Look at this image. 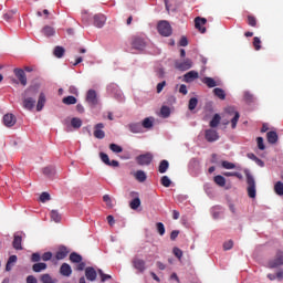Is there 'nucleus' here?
Returning <instances> with one entry per match:
<instances>
[{
	"label": "nucleus",
	"instance_id": "nucleus-45",
	"mask_svg": "<svg viewBox=\"0 0 283 283\" xmlns=\"http://www.w3.org/2000/svg\"><path fill=\"white\" fill-rule=\"evenodd\" d=\"M248 158H250L251 160H254V163H256V165H259V167H264V161H262L260 158H258L254 154H249Z\"/></svg>",
	"mask_w": 283,
	"mask_h": 283
},
{
	"label": "nucleus",
	"instance_id": "nucleus-40",
	"mask_svg": "<svg viewBox=\"0 0 283 283\" xmlns=\"http://www.w3.org/2000/svg\"><path fill=\"white\" fill-rule=\"evenodd\" d=\"M53 54H54V56H56V59H61V57H63V54H65V49H63V46H56L54 49Z\"/></svg>",
	"mask_w": 283,
	"mask_h": 283
},
{
	"label": "nucleus",
	"instance_id": "nucleus-39",
	"mask_svg": "<svg viewBox=\"0 0 283 283\" xmlns=\"http://www.w3.org/2000/svg\"><path fill=\"white\" fill-rule=\"evenodd\" d=\"M213 94L218 96L221 101H224L227 98V94L224 93V90L222 88H214Z\"/></svg>",
	"mask_w": 283,
	"mask_h": 283
},
{
	"label": "nucleus",
	"instance_id": "nucleus-63",
	"mask_svg": "<svg viewBox=\"0 0 283 283\" xmlns=\"http://www.w3.org/2000/svg\"><path fill=\"white\" fill-rule=\"evenodd\" d=\"M179 93L184 94V95H187L188 94L187 85L181 84L180 87H179Z\"/></svg>",
	"mask_w": 283,
	"mask_h": 283
},
{
	"label": "nucleus",
	"instance_id": "nucleus-49",
	"mask_svg": "<svg viewBox=\"0 0 283 283\" xmlns=\"http://www.w3.org/2000/svg\"><path fill=\"white\" fill-rule=\"evenodd\" d=\"M103 200L106 203V206L108 207V209H112L114 207V203L112 202V197H109V195H105L103 197Z\"/></svg>",
	"mask_w": 283,
	"mask_h": 283
},
{
	"label": "nucleus",
	"instance_id": "nucleus-6",
	"mask_svg": "<svg viewBox=\"0 0 283 283\" xmlns=\"http://www.w3.org/2000/svg\"><path fill=\"white\" fill-rule=\"evenodd\" d=\"M107 22V18L103 13H97L93 17V24L95 28H103Z\"/></svg>",
	"mask_w": 283,
	"mask_h": 283
},
{
	"label": "nucleus",
	"instance_id": "nucleus-35",
	"mask_svg": "<svg viewBox=\"0 0 283 283\" xmlns=\"http://www.w3.org/2000/svg\"><path fill=\"white\" fill-rule=\"evenodd\" d=\"M274 192L276 193V196H283V182L282 181H277L274 184Z\"/></svg>",
	"mask_w": 283,
	"mask_h": 283
},
{
	"label": "nucleus",
	"instance_id": "nucleus-48",
	"mask_svg": "<svg viewBox=\"0 0 283 283\" xmlns=\"http://www.w3.org/2000/svg\"><path fill=\"white\" fill-rule=\"evenodd\" d=\"M138 207H140V199L139 198H135L130 201V209L136 210L138 209Z\"/></svg>",
	"mask_w": 283,
	"mask_h": 283
},
{
	"label": "nucleus",
	"instance_id": "nucleus-24",
	"mask_svg": "<svg viewBox=\"0 0 283 283\" xmlns=\"http://www.w3.org/2000/svg\"><path fill=\"white\" fill-rule=\"evenodd\" d=\"M266 138H268V143H270L271 145H275V143H277V133L269 132L266 134Z\"/></svg>",
	"mask_w": 283,
	"mask_h": 283
},
{
	"label": "nucleus",
	"instance_id": "nucleus-44",
	"mask_svg": "<svg viewBox=\"0 0 283 283\" xmlns=\"http://www.w3.org/2000/svg\"><path fill=\"white\" fill-rule=\"evenodd\" d=\"M160 114H161L163 118H169V116L171 114V109L168 106H163Z\"/></svg>",
	"mask_w": 283,
	"mask_h": 283
},
{
	"label": "nucleus",
	"instance_id": "nucleus-62",
	"mask_svg": "<svg viewBox=\"0 0 283 283\" xmlns=\"http://www.w3.org/2000/svg\"><path fill=\"white\" fill-rule=\"evenodd\" d=\"M174 255H176V258H178L180 260V258H182V250L175 248Z\"/></svg>",
	"mask_w": 283,
	"mask_h": 283
},
{
	"label": "nucleus",
	"instance_id": "nucleus-4",
	"mask_svg": "<svg viewBox=\"0 0 283 283\" xmlns=\"http://www.w3.org/2000/svg\"><path fill=\"white\" fill-rule=\"evenodd\" d=\"M158 32L161 36H171V25L167 21H160L158 23Z\"/></svg>",
	"mask_w": 283,
	"mask_h": 283
},
{
	"label": "nucleus",
	"instance_id": "nucleus-27",
	"mask_svg": "<svg viewBox=\"0 0 283 283\" xmlns=\"http://www.w3.org/2000/svg\"><path fill=\"white\" fill-rule=\"evenodd\" d=\"M50 216H51V220H52L53 222H56V223L61 222L62 216H61V213L59 212V210H51Z\"/></svg>",
	"mask_w": 283,
	"mask_h": 283
},
{
	"label": "nucleus",
	"instance_id": "nucleus-41",
	"mask_svg": "<svg viewBox=\"0 0 283 283\" xmlns=\"http://www.w3.org/2000/svg\"><path fill=\"white\" fill-rule=\"evenodd\" d=\"M41 282L42 283H56V280L52 279V276L50 274H43L41 276Z\"/></svg>",
	"mask_w": 283,
	"mask_h": 283
},
{
	"label": "nucleus",
	"instance_id": "nucleus-23",
	"mask_svg": "<svg viewBox=\"0 0 283 283\" xmlns=\"http://www.w3.org/2000/svg\"><path fill=\"white\" fill-rule=\"evenodd\" d=\"M134 177L136 178V180H138V182H145V180H147V174H145V171L143 170H137L134 174Z\"/></svg>",
	"mask_w": 283,
	"mask_h": 283
},
{
	"label": "nucleus",
	"instance_id": "nucleus-50",
	"mask_svg": "<svg viewBox=\"0 0 283 283\" xmlns=\"http://www.w3.org/2000/svg\"><path fill=\"white\" fill-rule=\"evenodd\" d=\"M99 158L102 160V163H104V165H109V156L105 153H101L99 154Z\"/></svg>",
	"mask_w": 283,
	"mask_h": 283
},
{
	"label": "nucleus",
	"instance_id": "nucleus-19",
	"mask_svg": "<svg viewBox=\"0 0 283 283\" xmlns=\"http://www.w3.org/2000/svg\"><path fill=\"white\" fill-rule=\"evenodd\" d=\"M96 270H94V268H86L85 269V276L86 280H88L90 282H94L96 280Z\"/></svg>",
	"mask_w": 283,
	"mask_h": 283
},
{
	"label": "nucleus",
	"instance_id": "nucleus-25",
	"mask_svg": "<svg viewBox=\"0 0 283 283\" xmlns=\"http://www.w3.org/2000/svg\"><path fill=\"white\" fill-rule=\"evenodd\" d=\"M71 126L74 127V129H81V127H83V120L78 117H73L71 119Z\"/></svg>",
	"mask_w": 283,
	"mask_h": 283
},
{
	"label": "nucleus",
	"instance_id": "nucleus-58",
	"mask_svg": "<svg viewBox=\"0 0 283 283\" xmlns=\"http://www.w3.org/2000/svg\"><path fill=\"white\" fill-rule=\"evenodd\" d=\"M40 200L42 202H48L50 200V193L48 192H42L41 196H40Z\"/></svg>",
	"mask_w": 283,
	"mask_h": 283
},
{
	"label": "nucleus",
	"instance_id": "nucleus-15",
	"mask_svg": "<svg viewBox=\"0 0 283 283\" xmlns=\"http://www.w3.org/2000/svg\"><path fill=\"white\" fill-rule=\"evenodd\" d=\"M283 264V253H279L273 261H270L269 268L276 269V266H282Z\"/></svg>",
	"mask_w": 283,
	"mask_h": 283
},
{
	"label": "nucleus",
	"instance_id": "nucleus-37",
	"mask_svg": "<svg viewBox=\"0 0 283 283\" xmlns=\"http://www.w3.org/2000/svg\"><path fill=\"white\" fill-rule=\"evenodd\" d=\"M17 262V255H11L7 262L6 271H12V265Z\"/></svg>",
	"mask_w": 283,
	"mask_h": 283
},
{
	"label": "nucleus",
	"instance_id": "nucleus-10",
	"mask_svg": "<svg viewBox=\"0 0 283 283\" xmlns=\"http://www.w3.org/2000/svg\"><path fill=\"white\" fill-rule=\"evenodd\" d=\"M151 160H154V155H151V153H147L145 155H140L137 157V163L138 165H150Z\"/></svg>",
	"mask_w": 283,
	"mask_h": 283
},
{
	"label": "nucleus",
	"instance_id": "nucleus-64",
	"mask_svg": "<svg viewBox=\"0 0 283 283\" xmlns=\"http://www.w3.org/2000/svg\"><path fill=\"white\" fill-rule=\"evenodd\" d=\"M39 281L36 280V277H34V275H29L27 277V283H38Z\"/></svg>",
	"mask_w": 283,
	"mask_h": 283
},
{
	"label": "nucleus",
	"instance_id": "nucleus-12",
	"mask_svg": "<svg viewBox=\"0 0 283 283\" xmlns=\"http://www.w3.org/2000/svg\"><path fill=\"white\" fill-rule=\"evenodd\" d=\"M3 124L6 127H14L17 125V117L13 114H7L3 116Z\"/></svg>",
	"mask_w": 283,
	"mask_h": 283
},
{
	"label": "nucleus",
	"instance_id": "nucleus-53",
	"mask_svg": "<svg viewBox=\"0 0 283 283\" xmlns=\"http://www.w3.org/2000/svg\"><path fill=\"white\" fill-rule=\"evenodd\" d=\"M53 174H54V168L51 167V166L45 167V168L43 169V175H44V176H52Z\"/></svg>",
	"mask_w": 283,
	"mask_h": 283
},
{
	"label": "nucleus",
	"instance_id": "nucleus-61",
	"mask_svg": "<svg viewBox=\"0 0 283 283\" xmlns=\"http://www.w3.org/2000/svg\"><path fill=\"white\" fill-rule=\"evenodd\" d=\"M42 260H43V262H49V260H52V252H45L42 255Z\"/></svg>",
	"mask_w": 283,
	"mask_h": 283
},
{
	"label": "nucleus",
	"instance_id": "nucleus-42",
	"mask_svg": "<svg viewBox=\"0 0 283 283\" xmlns=\"http://www.w3.org/2000/svg\"><path fill=\"white\" fill-rule=\"evenodd\" d=\"M211 213H212V218H214V220H218V218H220V213H222V208L214 207L211 209Z\"/></svg>",
	"mask_w": 283,
	"mask_h": 283
},
{
	"label": "nucleus",
	"instance_id": "nucleus-14",
	"mask_svg": "<svg viewBox=\"0 0 283 283\" xmlns=\"http://www.w3.org/2000/svg\"><path fill=\"white\" fill-rule=\"evenodd\" d=\"M207 23V19L205 18H196L195 19V25L197 28V30H199V32H201V34H205V32H207L206 28H202V25H205Z\"/></svg>",
	"mask_w": 283,
	"mask_h": 283
},
{
	"label": "nucleus",
	"instance_id": "nucleus-16",
	"mask_svg": "<svg viewBox=\"0 0 283 283\" xmlns=\"http://www.w3.org/2000/svg\"><path fill=\"white\" fill-rule=\"evenodd\" d=\"M199 74L196 71H189L184 75V82L185 83H193L196 78H198Z\"/></svg>",
	"mask_w": 283,
	"mask_h": 283
},
{
	"label": "nucleus",
	"instance_id": "nucleus-28",
	"mask_svg": "<svg viewBox=\"0 0 283 283\" xmlns=\"http://www.w3.org/2000/svg\"><path fill=\"white\" fill-rule=\"evenodd\" d=\"M21 242H22L21 235L15 234L13 239V248H15L18 251H21V249H23L21 247Z\"/></svg>",
	"mask_w": 283,
	"mask_h": 283
},
{
	"label": "nucleus",
	"instance_id": "nucleus-3",
	"mask_svg": "<svg viewBox=\"0 0 283 283\" xmlns=\"http://www.w3.org/2000/svg\"><path fill=\"white\" fill-rule=\"evenodd\" d=\"M175 67L180 72H187V70H191V67H193V61H191V59H186L184 61H176Z\"/></svg>",
	"mask_w": 283,
	"mask_h": 283
},
{
	"label": "nucleus",
	"instance_id": "nucleus-56",
	"mask_svg": "<svg viewBox=\"0 0 283 283\" xmlns=\"http://www.w3.org/2000/svg\"><path fill=\"white\" fill-rule=\"evenodd\" d=\"M98 274L102 277V282H105L107 280H112V275L103 273V270H98Z\"/></svg>",
	"mask_w": 283,
	"mask_h": 283
},
{
	"label": "nucleus",
	"instance_id": "nucleus-33",
	"mask_svg": "<svg viewBox=\"0 0 283 283\" xmlns=\"http://www.w3.org/2000/svg\"><path fill=\"white\" fill-rule=\"evenodd\" d=\"M221 167H223V169H240V166H235V164L227 160L221 161Z\"/></svg>",
	"mask_w": 283,
	"mask_h": 283
},
{
	"label": "nucleus",
	"instance_id": "nucleus-32",
	"mask_svg": "<svg viewBox=\"0 0 283 283\" xmlns=\"http://www.w3.org/2000/svg\"><path fill=\"white\" fill-rule=\"evenodd\" d=\"M45 269H48V264H45V263H35V264H33L34 273H41V271H45Z\"/></svg>",
	"mask_w": 283,
	"mask_h": 283
},
{
	"label": "nucleus",
	"instance_id": "nucleus-29",
	"mask_svg": "<svg viewBox=\"0 0 283 283\" xmlns=\"http://www.w3.org/2000/svg\"><path fill=\"white\" fill-rule=\"evenodd\" d=\"M42 33L44 34V36H54L56 31H54V28L46 25L42 29Z\"/></svg>",
	"mask_w": 283,
	"mask_h": 283
},
{
	"label": "nucleus",
	"instance_id": "nucleus-36",
	"mask_svg": "<svg viewBox=\"0 0 283 283\" xmlns=\"http://www.w3.org/2000/svg\"><path fill=\"white\" fill-rule=\"evenodd\" d=\"M221 119L222 117H220V114H214V116L210 120V127H218V125H220Z\"/></svg>",
	"mask_w": 283,
	"mask_h": 283
},
{
	"label": "nucleus",
	"instance_id": "nucleus-5",
	"mask_svg": "<svg viewBox=\"0 0 283 283\" xmlns=\"http://www.w3.org/2000/svg\"><path fill=\"white\" fill-rule=\"evenodd\" d=\"M226 113L229 114V116L234 115L231 119V125H232V129H235V127L238 126V120H240V113H238V111H235L233 106L227 107Z\"/></svg>",
	"mask_w": 283,
	"mask_h": 283
},
{
	"label": "nucleus",
	"instance_id": "nucleus-55",
	"mask_svg": "<svg viewBox=\"0 0 283 283\" xmlns=\"http://www.w3.org/2000/svg\"><path fill=\"white\" fill-rule=\"evenodd\" d=\"M156 227L159 235H163L165 233V224L163 222H158Z\"/></svg>",
	"mask_w": 283,
	"mask_h": 283
},
{
	"label": "nucleus",
	"instance_id": "nucleus-18",
	"mask_svg": "<svg viewBox=\"0 0 283 283\" xmlns=\"http://www.w3.org/2000/svg\"><path fill=\"white\" fill-rule=\"evenodd\" d=\"M45 103H46L45 93H40L38 98V104H36V112H42L43 107H45Z\"/></svg>",
	"mask_w": 283,
	"mask_h": 283
},
{
	"label": "nucleus",
	"instance_id": "nucleus-7",
	"mask_svg": "<svg viewBox=\"0 0 283 283\" xmlns=\"http://www.w3.org/2000/svg\"><path fill=\"white\" fill-rule=\"evenodd\" d=\"M133 266L139 273H145V271H147V265L145 263V260H143V259L135 258L133 260Z\"/></svg>",
	"mask_w": 283,
	"mask_h": 283
},
{
	"label": "nucleus",
	"instance_id": "nucleus-60",
	"mask_svg": "<svg viewBox=\"0 0 283 283\" xmlns=\"http://www.w3.org/2000/svg\"><path fill=\"white\" fill-rule=\"evenodd\" d=\"M260 43H262V41H260V38L255 36L253 41L255 50H261L262 46L260 45Z\"/></svg>",
	"mask_w": 283,
	"mask_h": 283
},
{
	"label": "nucleus",
	"instance_id": "nucleus-9",
	"mask_svg": "<svg viewBox=\"0 0 283 283\" xmlns=\"http://www.w3.org/2000/svg\"><path fill=\"white\" fill-rule=\"evenodd\" d=\"M86 102L88 105L94 107L95 105H98V97L96 96V91L90 90L86 94Z\"/></svg>",
	"mask_w": 283,
	"mask_h": 283
},
{
	"label": "nucleus",
	"instance_id": "nucleus-13",
	"mask_svg": "<svg viewBox=\"0 0 283 283\" xmlns=\"http://www.w3.org/2000/svg\"><path fill=\"white\" fill-rule=\"evenodd\" d=\"M14 74L19 78L21 85H28V77H25V71L21 69H15Z\"/></svg>",
	"mask_w": 283,
	"mask_h": 283
},
{
	"label": "nucleus",
	"instance_id": "nucleus-17",
	"mask_svg": "<svg viewBox=\"0 0 283 283\" xmlns=\"http://www.w3.org/2000/svg\"><path fill=\"white\" fill-rule=\"evenodd\" d=\"M147 44L145 43V40L144 39H142V38H135L134 40H133V48L135 49V50H145V46H146Z\"/></svg>",
	"mask_w": 283,
	"mask_h": 283
},
{
	"label": "nucleus",
	"instance_id": "nucleus-38",
	"mask_svg": "<svg viewBox=\"0 0 283 283\" xmlns=\"http://www.w3.org/2000/svg\"><path fill=\"white\" fill-rule=\"evenodd\" d=\"M62 103H64V105H76V97L66 96L62 99Z\"/></svg>",
	"mask_w": 283,
	"mask_h": 283
},
{
	"label": "nucleus",
	"instance_id": "nucleus-1",
	"mask_svg": "<svg viewBox=\"0 0 283 283\" xmlns=\"http://www.w3.org/2000/svg\"><path fill=\"white\" fill-rule=\"evenodd\" d=\"M36 94H39V90L34 86L27 88L22 94V107L32 112L34 106L36 105Z\"/></svg>",
	"mask_w": 283,
	"mask_h": 283
},
{
	"label": "nucleus",
	"instance_id": "nucleus-30",
	"mask_svg": "<svg viewBox=\"0 0 283 283\" xmlns=\"http://www.w3.org/2000/svg\"><path fill=\"white\" fill-rule=\"evenodd\" d=\"M213 180L218 187H224V185H227V179L223 176L218 175L213 178Z\"/></svg>",
	"mask_w": 283,
	"mask_h": 283
},
{
	"label": "nucleus",
	"instance_id": "nucleus-57",
	"mask_svg": "<svg viewBox=\"0 0 283 283\" xmlns=\"http://www.w3.org/2000/svg\"><path fill=\"white\" fill-rule=\"evenodd\" d=\"M256 143H258L259 149H261V150L263 151V149H265V146H264V138L258 137Z\"/></svg>",
	"mask_w": 283,
	"mask_h": 283
},
{
	"label": "nucleus",
	"instance_id": "nucleus-11",
	"mask_svg": "<svg viewBox=\"0 0 283 283\" xmlns=\"http://www.w3.org/2000/svg\"><path fill=\"white\" fill-rule=\"evenodd\" d=\"M205 136L208 143H216V140H219L220 138V135H218V132L213 128L207 129Z\"/></svg>",
	"mask_w": 283,
	"mask_h": 283
},
{
	"label": "nucleus",
	"instance_id": "nucleus-46",
	"mask_svg": "<svg viewBox=\"0 0 283 283\" xmlns=\"http://www.w3.org/2000/svg\"><path fill=\"white\" fill-rule=\"evenodd\" d=\"M188 107L190 111L196 109V107H198V98L196 97L190 98Z\"/></svg>",
	"mask_w": 283,
	"mask_h": 283
},
{
	"label": "nucleus",
	"instance_id": "nucleus-26",
	"mask_svg": "<svg viewBox=\"0 0 283 283\" xmlns=\"http://www.w3.org/2000/svg\"><path fill=\"white\" fill-rule=\"evenodd\" d=\"M142 125L145 127V129H151L154 127V117H146Z\"/></svg>",
	"mask_w": 283,
	"mask_h": 283
},
{
	"label": "nucleus",
	"instance_id": "nucleus-47",
	"mask_svg": "<svg viewBox=\"0 0 283 283\" xmlns=\"http://www.w3.org/2000/svg\"><path fill=\"white\" fill-rule=\"evenodd\" d=\"M109 149H111V151H114V154H120L123 151V147H120L116 144H111Z\"/></svg>",
	"mask_w": 283,
	"mask_h": 283
},
{
	"label": "nucleus",
	"instance_id": "nucleus-43",
	"mask_svg": "<svg viewBox=\"0 0 283 283\" xmlns=\"http://www.w3.org/2000/svg\"><path fill=\"white\" fill-rule=\"evenodd\" d=\"M169 169V161L163 160L159 165V174H165Z\"/></svg>",
	"mask_w": 283,
	"mask_h": 283
},
{
	"label": "nucleus",
	"instance_id": "nucleus-22",
	"mask_svg": "<svg viewBox=\"0 0 283 283\" xmlns=\"http://www.w3.org/2000/svg\"><path fill=\"white\" fill-rule=\"evenodd\" d=\"M202 83H205L207 87H218V85H220V83L216 82L212 77H203Z\"/></svg>",
	"mask_w": 283,
	"mask_h": 283
},
{
	"label": "nucleus",
	"instance_id": "nucleus-31",
	"mask_svg": "<svg viewBox=\"0 0 283 283\" xmlns=\"http://www.w3.org/2000/svg\"><path fill=\"white\" fill-rule=\"evenodd\" d=\"M128 127L133 134H140L143 132V125L140 124H130Z\"/></svg>",
	"mask_w": 283,
	"mask_h": 283
},
{
	"label": "nucleus",
	"instance_id": "nucleus-51",
	"mask_svg": "<svg viewBox=\"0 0 283 283\" xmlns=\"http://www.w3.org/2000/svg\"><path fill=\"white\" fill-rule=\"evenodd\" d=\"M17 12H18L17 9H13V10L4 13L3 17H4L6 21H10V19H12V17H14V14H17Z\"/></svg>",
	"mask_w": 283,
	"mask_h": 283
},
{
	"label": "nucleus",
	"instance_id": "nucleus-20",
	"mask_svg": "<svg viewBox=\"0 0 283 283\" xmlns=\"http://www.w3.org/2000/svg\"><path fill=\"white\" fill-rule=\"evenodd\" d=\"M60 273L65 277H70V275H72V266H70L67 263H63L60 268Z\"/></svg>",
	"mask_w": 283,
	"mask_h": 283
},
{
	"label": "nucleus",
	"instance_id": "nucleus-52",
	"mask_svg": "<svg viewBox=\"0 0 283 283\" xmlns=\"http://www.w3.org/2000/svg\"><path fill=\"white\" fill-rule=\"evenodd\" d=\"M161 185L164 187H171V179H169V177H167V176H164L161 178Z\"/></svg>",
	"mask_w": 283,
	"mask_h": 283
},
{
	"label": "nucleus",
	"instance_id": "nucleus-34",
	"mask_svg": "<svg viewBox=\"0 0 283 283\" xmlns=\"http://www.w3.org/2000/svg\"><path fill=\"white\" fill-rule=\"evenodd\" d=\"M70 260H71V262H74L75 264H78V263H81V262H83V256H81L78 253H76V252H73V253H71V255H70Z\"/></svg>",
	"mask_w": 283,
	"mask_h": 283
},
{
	"label": "nucleus",
	"instance_id": "nucleus-2",
	"mask_svg": "<svg viewBox=\"0 0 283 283\" xmlns=\"http://www.w3.org/2000/svg\"><path fill=\"white\" fill-rule=\"evenodd\" d=\"M245 176H247V182H248V196L249 198H255L256 196V190H255V179L253 176H251L248 170H245Z\"/></svg>",
	"mask_w": 283,
	"mask_h": 283
},
{
	"label": "nucleus",
	"instance_id": "nucleus-54",
	"mask_svg": "<svg viewBox=\"0 0 283 283\" xmlns=\"http://www.w3.org/2000/svg\"><path fill=\"white\" fill-rule=\"evenodd\" d=\"M224 251H231L233 249V241L229 240L223 243Z\"/></svg>",
	"mask_w": 283,
	"mask_h": 283
},
{
	"label": "nucleus",
	"instance_id": "nucleus-21",
	"mask_svg": "<svg viewBox=\"0 0 283 283\" xmlns=\"http://www.w3.org/2000/svg\"><path fill=\"white\" fill-rule=\"evenodd\" d=\"M67 253H70V251H67V248L61 247L56 252L55 258L56 260H65V258H67Z\"/></svg>",
	"mask_w": 283,
	"mask_h": 283
},
{
	"label": "nucleus",
	"instance_id": "nucleus-59",
	"mask_svg": "<svg viewBox=\"0 0 283 283\" xmlns=\"http://www.w3.org/2000/svg\"><path fill=\"white\" fill-rule=\"evenodd\" d=\"M167 85V82L163 81L161 83L157 84V94H160L163 90H165V86Z\"/></svg>",
	"mask_w": 283,
	"mask_h": 283
},
{
	"label": "nucleus",
	"instance_id": "nucleus-8",
	"mask_svg": "<svg viewBox=\"0 0 283 283\" xmlns=\"http://www.w3.org/2000/svg\"><path fill=\"white\" fill-rule=\"evenodd\" d=\"M105 124L98 123L94 126V136L95 138H98L99 140H103L105 138Z\"/></svg>",
	"mask_w": 283,
	"mask_h": 283
}]
</instances>
